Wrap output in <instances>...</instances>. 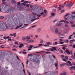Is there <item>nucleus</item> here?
Here are the masks:
<instances>
[{
  "mask_svg": "<svg viewBox=\"0 0 75 75\" xmlns=\"http://www.w3.org/2000/svg\"><path fill=\"white\" fill-rule=\"evenodd\" d=\"M70 24H74V22H73V21H71L70 22Z\"/></svg>",
  "mask_w": 75,
  "mask_h": 75,
  "instance_id": "obj_39",
  "label": "nucleus"
},
{
  "mask_svg": "<svg viewBox=\"0 0 75 75\" xmlns=\"http://www.w3.org/2000/svg\"><path fill=\"white\" fill-rule=\"evenodd\" d=\"M68 63L65 64L66 65H67V66H68V67H70V66L71 67L72 66V64H71V62L68 61Z\"/></svg>",
  "mask_w": 75,
  "mask_h": 75,
  "instance_id": "obj_3",
  "label": "nucleus"
},
{
  "mask_svg": "<svg viewBox=\"0 0 75 75\" xmlns=\"http://www.w3.org/2000/svg\"><path fill=\"white\" fill-rule=\"evenodd\" d=\"M29 39H27L26 40V42H28V43H29V41H30V40H28Z\"/></svg>",
  "mask_w": 75,
  "mask_h": 75,
  "instance_id": "obj_46",
  "label": "nucleus"
},
{
  "mask_svg": "<svg viewBox=\"0 0 75 75\" xmlns=\"http://www.w3.org/2000/svg\"><path fill=\"white\" fill-rule=\"evenodd\" d=\"M41 31V28H39L36 30V32L37 33H40V31Z\"/></svg>",
  "mask_w": 75,
  "mask_h": 75,
  "instance_id": "obj_10",
  "label": "nucleus"
},
{
  "mask_svg": "<svg viewBox=\"0 0 75 75\" xmlns=\"http://www.w3.org/2000/svg\"><path fill=\"white\" fill-rule=\"evenodd\" d=\"M11 3L12 4H14L16 3V1L14 0H12L11 1Z\"/></svg>",
  "mask_w": 75,
  "mask_h": 75,
  "instance_id": "obj_9",
  "label": "nucleus"
},
{
  "mask_svg": "<svg viewBox=\"0 0 75 75\" xmlns=\"http://www.w3.org/2000/svg\"><path fill=\"white\" fill-rule=\"evenodd\" d=\"M72 35H70L69 37V39H72V37H72Z\"/></svg>",
  "mask_w": 75,
  "mask_h": 75,
  "instance_id": "obj_24",
  "label": "nucleus"
},
{
  "mask_svg": "<svg viewBox=\"0 0 75 75\" xmlns=\"http://www.w3.org/2000/svg\"><path fill=\"white\" fill-rule=\"evenodd\" d=\"M61 9V7H59L57 8V10L59 11V10H60Z\"/></svg>",
  "mask_w": 75,
  "mask_h": 75,
  "instance_id": "obj_27",
  "label": "nucleus"
},
{
  "mask_svg": "<svg viewBox=\"0 0 75 75\" xmlns=\"http://www.w3.org/2000/svg\"><path fill=\"white\" fill-rule=\"evenodd\" d=\"M66 49V48L65 47H62V49L64 50H65Z\"/></svg>",
  "mask_w": 75,
  "mask_h": 75,
  "instance_id": "obj_60",
  "label": "nucleus"
},
{
  "mask_svg": "<svg viewBox=\"0 0 75 75\" xmlns=\"http://www.w3.org/2000/svg\"><path fill=\"white\" fill-rule=\"evenodd\" d=\"M64 64H60V65L61 67H62V66H64Z\"/></svg>",
  "mask_w": 75,
  "mask_h": 75,
  "instance_id": "obj_41",
  "label": "nucleus"
},
{
  "mask_svg": "<svg viewBox=\"0 0 75 75\" xmlns=\"http://www.w3.org/2000/svg\"><path fill=\"white\" fill-rule=\"evenodd\" d=\"M64 11H65V10L63 9L61 11V13H64Z\"/></svg>",
  "mask_w": 75,
  "mask_h": 75,
  "instance_id": "obj_43",
  "label": "nucleus"
},
{
  "mask_svg": "<svg viewBox=\"0 0 75 75\" xmlns=\"http://www.w3.org/2000/svg\"><path fill=\"white\" fill-rule=\"evenodd\" d=\"M46 54H50L51 52H46Z\"/></svg>",
  "mask_w": 75,
  "mask_h": 75,
  "instance_id": "obj_59",
  "label": "nucleus"
},
{
  "mask_svg": "<svg viewBox=\"0 0 75 75\" xmlns=\"http://www.w3.org/2000/svg\"><path fill=\"white\" fill-rule=\"evenodd\" d=\"M52 48L53 49V50H54V51H55L57 50V48L55 47H52Z\"/></svg>",
  "mask_w": 75,
  "mask_h": 75,
  "instance_id": "obj_23",
  "label": "nucleus"
},
{
  "mask_svg": "<svg viewBox=\"0 0 75 75\" xmlns=\"http://www.w3.org/2000/svg\"><path fill=\"white\" fill-rule=\"evenodd\" d=\"M65 58H66L67 59H68V56H65Z\"/></svg>",
  "mask_w": 75,
  "mask_h": 75,
  "instance_id": "obj_54",
  "label": "nucleus"
},
{
  "mask_svg": "<svg viewBox=\"0 0 75 75\" xmlns=\"http://www.w3.org/2000/svg\"><path fill=\"white\" fill-rule=\"evenodd\" d=\"M18 28H19V27L18 26H17L16 28H15V30H17V29H18Z\"/></svg>",
  "mask_w": 75,
  "mask_h": 75,
  "instance_id": "obj_37",
  "label": "nucleus"
},
{
  "mask_svg": "<svg viewBox=\"0 0 75 75\" xmlns=\"http://www.w3.org/2000/svg\"><path fill=\"white\" fill-rule=\"evenodd\" d=\"M64 19L66 21L67 20V18H66V17L65 16L64 17Z\"/></svg>",
  "mask_w": 75,
  "mask_h": 75,
  "instance_id": "obj_55",
  "label": "nucleus"
},
{
  "mask_svg": "<svg viewBox=\"0 0 75 75\" xmlns=\"http://www.w3.org/2000/svg\"><path fill=\"white\" fill-rule=\"evenodd\" d=\"M34 42V41L33 40H29V43H33Z\"/></svg>",
  "mask_w": 75,
  "mask_h": 75,
  "instance_id": "obj_15",
  "label": "nucleus"
},
{
  "mask_svg": "<svg viewBox=\"0 0 75 75\" xmlns=\"http://www.w3.org/2000/svg\"><path fill=\"white\" fill-rule=\"evenodd\" d=\"M71 58H72L73 59H75V55H72L71 57Z\"/></svg>",
  "mask_w": 75,
  "mask_h": 75,
  "instance_id": "obj_20",
  "label": "nucleus"
},
{
  "mask_svg": "<svg viewBox=\"0 0 75 75\" xmlns=\"http://www.w3.org/2000/svg\"><path fill=\"white\" fill-rule=\"evenodd\" d=\"M33 55L32 54H28V56L30 57V56H31V55Z\"/></svg>",
  "mask_w": 75,
  "mask_h": 75,
  "instance_id": "obj_40",
  "label": "nucleus"
},
{
  "mask_svg": "<svg viewBox=\"0 0 75 75\" xmlns=\"http://www.w3.org/2000/svg\"><path fill=\"white\" fill-rule=\"evenodd\" d=\"M0 18H1V19H3V18H4V16H1L0 17Z\"/></svg>",
  "mask_w": 75,
  "mask_h": 75,
  "instance_id": "obj_49",
  "label": "nucleus"
},
{
  "mask_svg": "<svg viewBox=\"0 0 75 75\" xmlns=\"http://www.w3.org/2000/svg\"><path fill=\"white\" fill-rule=\"evenodd\" d=\"M74 66L71 67H70V69L71 71H72V70H73V69H74Z\"/></svg>",
  "mask_w": 75,
  "mask_h": 75,
  "instance_id": "obj_16",
  "label": "nucleus"
},
{
  "mask_svg": "<svg viewBox=\"0 0 75 75\" xmlns=\"http://www.w3.org/2000/svg\"><path fill=\"white\" fill-rule=\"evenodd\" d=\"M37 16L38 17H41V15L40 14H36Z\"/></svg>",
  "mask_w": 75,
  "mask_h": 75,
  "instance_id": "obj_33",
  "label": "nucleus"
},
{
  "mask_svg": "<svg viewBox=\"0 0 75 75\" xmlns=\"http://www.w3.org/2000/svg\"><path fill=\"white\" fill-rule=\"evenodd\" d=\"M60 75H67V74H66V72H65L64 73H63V74H61Z\"/></svg>",
  "mask_w": 75,
  "mask_h": 75,
  "instance_id": "obj_26",
  "label": "nucleus"
},
{
  "mask_svg": "<svg viewBox=\"0 0 75 75\" xmlns=\"http://www.w3.org/2000/svg\"><path fill=\"white\" fill-rule=\"evenodd\" d=\"M54 31L55 34H58V31H59V30H58V29L56 28L54 30Z\"/></svg>",
  "mask_w": 75,
  "mask_h": 75,
  "instance_id": "obj_11",
  "label": "nucleus"
},
{
  "mask_svg": "<svg viewBox=\"0 0 75 75\" xmlns=\"http://www.w3.org/2000/svg\"><path fill=\"white\" fill-rule=\"evenodd\" d=\"M22 5L24 6H26V4L25 3H23L22 4Z\"/></svg>",
  "mask_w": 75,
  "mask_h": 75,
  "instance_id": "obj_30",
  "label": "nucleus"
},
{
  "mask_svg": "<svg viewBox=\"0 0 75 75\" xmlns=\"http://www.w3.org/2000/svg\"><path fill=\"white\" fill-rule=\"evenodd\" d=\"M71 14H70V15L71 16V18L73 19H75V11L73 12H71Z\"/></svg>",
  "mask_w": 75,
  "mask_h": 75,
  "instance_id": "obj_2",
  "label": "nucleus"
},
{
  "mask_svg": "<svg viewBox=\"0 0 75 75\" xmlns=\"http://www.w3.org/2000/svg\"><path fill=\"white\" fill-rule=\"evenodd\" d=\"M55 14H54V13H51V15L53 16V17H54L55 16Z\"/></svg>",
  "mask_w": 75,
  "mask_h": 75,
  "instance_id": "obj_28",
  "label": "nucleus"
},
{
  "mask_svg": "<svg viewBox=\"0 0 75 75\" xmlns=\"http://www.w3.org/2000/svg\"><path fill=\"white\" fill-rule=\"evenodd\" d=\"M3 38L4 40H7V38L6 36H4L3 37Z\"/></svg>",
  "mask_w": 75,
  "mask_h": 75,
  "instance_id": "obj_45",
  "label": "nucleus"
},
{
  "mask_svg": "<svg viewBox=\"0 0 75 75\" xmlns=\"http://www.w3.org/2000/svg\"><path fill=\"white\" fill-rule=\"evenodd\" d=\"M44 12L45 13H46L47 12V10L45 9L44 11Z\"/></svg>",
  "mask_w": 75,
  "mask_h": 75,
  "instance_id": "obj_51",
  "label": "nucleus"
},
{
  "mask_svg": "<svg viewBox=\"0 0 75 75\" xmlns=\"http://www.w3.org/2000/svg\"><path fill=\"white\" fill-rule=\"evenodd\" d=\"M35 37L36 38H38V35H35Z\"/></svg>",
  "mask_w": 75,
  "mask_h": 75,
  "instance_id": "obj_47",
  "label": "nucleus"
},
{
  "mask_svg": "<svg viewBox=\"0 0 75 75\" xmlns=\"http://www.w3.org/2000/svg\"><path fill=\"white\" fill-rule=\"evenodd\" d=\"M26 39H27L28 40H30V39H31V38L30 37V36H26Z\"/></svg>",
  "mask_w": 75,
  "mask_h": 75,
  "instance_id": "obj_18",
  "label": "nucleus"
},
{
  "mask_svg": "<svg viewBox=\"0 0 75 75\" xmlns=\"http://www.w3.org/2000/svg\"><path fill=\"white\" fill-rule=\"evenodd\" d=\"M69 15V13H66L65 15V16L64 17H67V16L68 15Z\"/></svg>",
  "mask_w": 75,
  "mask_h": 75,
  "instance_id": "obj_52",
  "label": "nucleus"
},
{
  "mask_svg": "<svg viewBox=\"0 0 75 75\" xmlns=\"http://www.w3.org/2000/svg\"><path fill=\"white\" fill-rule=\"evenodd\" d=\"M20 2L16 3V7H17V8H18L20 9V8H21L20 7Z\"/></svg>",
  "mask_w": 75,
  "mask_h": 75,
  "instance_id": "obj_4",
  "label": "nucleus"
},
{
  "mask_svg": "<svg viewBox=\"0 0 75 75\" xmlns=\"http://www.w3.org/2000/svg\"><path fill=\"white\" fill-rule=\"evenodd\" d=\"M6 25L4 24V22H0V31H5L6 29L5 27H6V29H8V27H10L11 28V26H13V25H12L11 24H10V23H8L7 22V23H6Z\"/></svg>",
  "mask_w": 75,
  "mask_h": 75,
  "instance_id": "obj_1",
  "label": "nucleus"
},
{
  "mask_svg": "<svg viewBox=\"0 0 75 75\" xmlns=\"http://www.w3.org/2000/svg\"><path fill=\"white\" fill-rule=\"evenodd\" d=\"M64 26L65 27H68L69 26V25H68L67 24H65Z\"/></svg>",
  "mask_w": 75,
  "mask_h": 75,
  "instance_id": "obj_35",
  "label": "nucleus"
},
{
  "mask_svg": "<svg viewBox=\"0 0 75 75\" xmlns=\"http://www.w3.org/2000/svg\"><path fill=\"white\" fill-rule=\"evenodd\" d=\"M34 10H35V9H33V8H32L31 9V11H34Z\"/></svg>",
  "mask_w": 75,
  "mask_h": 75,
  "instance_id": "obj_61",
  "label": "nucleus"
},
{
  "mask_svg": "<svg viewBox=\"0 0 75 75\" xmlns=\"http://www.w3.org/2000/svg\"><path fill=\"white\" fill-rule=\"evenodd\" d=\"M15 44L16 45H18V42H15Z\"/></svg>",
  "mask_w": 75,
  "mask_h": 75,
  "instance_id": "obj_38",
  "label": "nucleus"
},
{
  "mask_svg": "<svg viewBox=\"0 0 75 75\" xmlns=\"http://www.w3.org/2000/svg\"><path fill=\"white\" fill-rule=\"evenodd\" d=\"M65 6V4H64L62 6V8H64V6Z\"/></svg>",
  "mask_w": 75,
  "mask_h": 75,
  "instance_id": "obj_44",
  "label": "nucleus"
},
{
  "mask_svg": "<svg viewBox=\"0 0 75 75\" xmlns=\"http://www.w3.org/2000/svg\"><path fill=\"white\" fill-rule=\"evenodd\" d=\"M53 17L54 16L52 15H51L50 16L49 18H52V17Z\"/></svg>",
  "mask_w": 75,
  "mask_h": 75,
  "instance_id": "obj_42",
  "label": "nucleus"
},
{
  "mask_svg": "<svg viewBox=\"0 0 75 75\" xmlns=\"http://www.w3.org/2000/svg\"><path fill=\"white\" fill-rule=\"evenodd\" d=\"M24 3H30L29 2H28L27 1H24Z\"/></svg>",
  "mask_w": 75,
  "mask_h": 75,
  "instance_id": "obj_32",
  "label": "nucleus"
},
{
  "mask_svg": "<svg viewBox=\"0 0 75 75\" xmlns=\"http://www.w3.org/2000/svg\"><path fill=\"white\" fill-rule=\"evenodd\" d=\"M64 44V42H59L60 44Z\"/></svg>",
  "mask_w": 75,
  "mask_h": 75,
  "instance_id": "obj_34",
  "label": "nucleus"
},
{
  "mask_svg": "<svg viewBox=\"0 0 75 75\" xmlns=\"http://www.w3.org/2000/svg\"><path fill=\"white\" fill-rule=\"evenodd\" d=\"M13 9L9 8L8 9V11L7 12V13L11 14V13H13Z\"/></svg>",
  "mask_w": 75,
  "mask_h": 75,
  "instance_id": "obj_8",
  "label": "nucleus"
},
{
  "mask_svg": "<svg viewBox=\"0 0 75 75\" xmlns=\"http://www.w3.org/2000/svg\"><path fill=\"white\" fill-rule=\"evenodd\" d=\"M34 47V46H33L32 45H30L29 46V48H32L33 47Z\"/></svg>",
  "mask_w": 75,
  "mask_h": 75,
  "instance_id": "obj_21",
  "label": "nucleus"
},
{
  "mask_svg": "<svg viewBox=\"0 0 75 75\" xmlns=\"http://www.w3.org/2000/svg\"><path fill=\"white\" fill-rule=\"evenodd\" d=\"M47 44H49L50 45H52V42H47Z\"/></svg>",
  "mask_w": 75,
  "mask_h": 75,
  "instance_id": "obj_25",
  "label": "nucleus"
},
{
  "mask_svg": "<svg viewBox=\"0 0 75 75\" xmlns=\"http://www.w3.org/2000/svg\"><path fill=\"white\" fill-rule=\"evenodd\" d=\"M40 41V43H43V40H41Z\"/></svg>",
  "mask_w": 75,
  "mask_h": 75,
  "instance_id": "obj_50",
  "label": "nucleus"
},
{
  "mask_svg": "<svg viewBox=\"0 0 75 75\" xmlns=\"http://www.w3.org/2000/svg\"><path fill=\"white\" fill-rule=\"evenodd\" d=\"M36 7H37V6H36V5H35L33 6V8L35 9V8H36Z\"/></svg>",
  "mask_w": 75,
  "mask_h": 75,
  "instance_id": "obj_36",
  "label": "nucleus"
},
{
  "mask_svg": "<svg viewBox=\"0 0 75 75\" xmlns=\"http://www.w3.org/2000/svg\"><path fill=\"white\" fill-rule=\"evenodd\" d=\"M14 14L13 13V14L11 15V17H13L14 16Z\"/></svg>",
  "mask_w": 75,
  "mask_h": 75,
  "instance_id": "obj_48",
  "label": "nucleus"
},
{
  "mask_svg": "<svg viewBox=\"0 0 75 75\" xmlns=\"http://www.w3.org/2000/svg\"><path fill=\"white\" fill-rule=\"evenodd\" d=\"M26 6L27 7H30V4H26Z\"/></svg>",
  "mask_w": 75,
  "mask_h": 75,
  "instance_id": "obj_29",
  "label": "nucleus"
},
{
  "mask_svg": "<svg viewBox=\"0 0 75 75\" xmlns=\"http://www.w3.org/2000/svg\"><path fill=\"white\" fill-rule=\"evenodd\" d=\"M35 20H36L35 18L33 19L32 20H31V21H35Z\"/></svg>",
  "mask_w": 75,
  "mask_h": 75,
  "instance_id": "obj_63",
  "label": "nucleus"
},
{
  "mask_svg": "<svg viewBox=\"0 0 75 75\" xmlns=\"http://www.w3.org/2000/svg\"><path fill=\"white\" fill-rule=\"evenodd\" d=\"M62 22H64V23L66 24H69V22L68 21H65L64 20H62L59 22V23H62Z\"/></svg>",
  "mask_w": 75,
  "mask_h": 75,
  "instance_id": "obj_7",
  "label": "nucleus"
},
{
  "mask_svg": "<svg viewBox=\"0 0 75 75\" xmlns=\"http://www.w3.org/2000/svg\"><path fill=\"white\" fill-rule=\"evenodd\" d=\"M16 33H13V36L14 37H16Z\"/></svg>",
  "mask_w": 75,
  "mask_h": 75,
  "instance_id": "obj_56",
  "label": "nucleus"
},
{
  "mask_svg": "<svg viewBox=\"0 0 75 75\" xmlns=\"http://www.w3.org/2000/svg\"><path fill=\"white\" fill-rule=\"evenodd\" d=\"M71 26L72 27H75V24H74V25H71Z\"/></svg>",
  "mask_w": 75,
  "mask_h": 75,
  "instance_id": "obj_31",
  "label": "nucleus"
},
{
  "mask_svg": "<svg viewBox=\"0 0 75 75\" xmlns=\"http://www.w3.org/2000/svg\"><path fill=\"white\" fill-rule=\"evenodd\" d=\"M54 65L56 67L57 69H58V62L56 63H55Z\"/></svg>",
  "mask_w": 75,
  "mask_h": 75,
  "instance_id": "obj_13",
  "label": "nucleus"
},
{
  "mask_svg": "<svg viewBox=\"0 0 75 75\" xmlns=\"http://www.w3.org/2000/svg\"><path fill=\"white\" fill-rule=\"evenodd\" d=\"M54 44H55V45H57V44H58V43L57 42H54Z\"/></svg>",
  "mask_w": 75,
  "mask_h": 75,
  "instance_id": "obj_57",
  "label": "nucleus"
},
{
  "mask_svg": "<svg viewBox=\"0 0 75 75\" xmlns=\"http://www.w3.org/2000/svg\"><path fill=\"white\" fill-rule=\"evenodd\" d=\"M66 52L67 54H70V52L68 50H66Z\"/></svg>",
  "mask_w": 75,
  "mask_h": 75,
  "instance_id": "obj_17",
  "label": "nucleus"
},
{
  "mask_svg": "<svg viewBox=\"0 0 75 75\" xmlns=\"http://www.w3.org/2000/svg\"><path fill=\"white\" fill-rule=\"evenodd\" d=\"M33 61H34L35 62H36V63L38 62V58L36 57L35 59H34L33 60Z\"/></svg>",
  "mask_w": 75,
  "mask_h": 75,
  "instance_id": "obj_12",
  "label": "nucleus"
},
{
  "mask_svg": "<svg viewBox=\"0 0 75 75\" xmlns=\"http://www.w3.org/2000/svg\"><path fill=\"white\" fill-rule=\"evenodd\" d=\"M44 12H41L40 13V15H43V14H44Z\"/></svg>",
  "mask_w": 75,
  "mask_h": 75,
  "instance_id": "obj_62",
  "label": "nucleus"
},
{
  "mask_svg": "<svg viewBox=\"0 0 75 75\" xmlns=\"http://www.w3.org/2000/svg\"><path fill=\"white\" fill-rule=\"evenodd\" d=\"M28 24H24V25L25 26L20 28V29H21V28H24V27H27V26H28Z\"/></svg>",
  "mask_w": 75,
  "mask_h": 75,
  "instance_id": "obj_14",
  "label": "nucleus"
},
{
  "mask_svg": "<svg viewBox=\"0 0 75 75\" xmlns=\"http://www.w3.org/2000/svg\"><path fill=\"white\" fill-rule=\"evenodd\" d=\"M62 25V23H59L57 25V26H61Z\"/></svg>",
  "mask_w": 75,
  "mask_h": 75,
  "instance_id": "obj_22",
  "label": "nucleus"
},
{
  "mask_svg": "<svg viewBox=\"0 0 75 75\" xmlns=\"http://www.w3.org/2000/svg\"><path fill=\"white\" fill-rule=\"evenodd\" d=\"M22 26H23V24L20 25L18 27L20 28V27H21Z\"/></svg>",
  "mask_w": 75,
  "mask_h": 75,
  "instance_id": "obj_58",
  "label": "nucleus"
},
{
  "mask_svg": "<svg viewBox=\"0 0 75 75\" xmlns=\"http://www.w3.org/2000/svg\"><path fill=\"white\" fill-rule=\"evenodd\" d=\"M50 30L52 32L54 31L55 30V27H53L52 26L50 27Z\"/></svg>",
  "mask_w": 75,
  "mask_h": 75,
  "instance_id": "obj_6",
  "label": "nucleus"
},
{
  "mask_svg": "<svg viewBox=\"0 0 75 75\" xmlns=\"http://www.w3.org/2000/svg\"><path fill=\"white\" fill-rule=\"evenodd\" d=\"M72 3H70L69 4H68L67 5H66V7H69V8H70L72 7Z\"/></svg>",
  "mask_w": 75,
  "mask_h": 75,
  "instance_id": "obj_5",
  "label": "nucleus"
},
{
  "mask_svg": "<svg viewBox=\"0 0 75 75\" xmlns=\"http://www.w3.org/2000/svg\"><path fill=\"white\" fill-rule=\"evenodd\" d=\"M72 47L73 48H75V45H73L72 46Z\"/></svg>",
  "mask_w": 75,
  "mask_h": 75,
  "instance_id": "obj_64",
  "label": "nucleus"
},
{
  "mask_svg": "<svg viewBox=\"0 0 75 75\" xmlns=\"http://www.w3.org/2000/svg\"><path fill=\"white\" fill-rule=\"evenodd\" d=\"M26 39V38L25 37H23L22 38V40H23V41H25V40Z\"/></svg>",
  "mask_w": 75,
  "mask_h": 75,
  "instance_id": "obj_19",
  "label": "nucleus"
},
{
  "mask_svg": "<svg viewBox=\"0 0 75 75\" xmlns=\"http://www.w3.org/2000/svg\"><path fill=\"white\" fill-rule=\"evenodd\" d=\"M33 7V6L32 5H30V8H31Z\"/></svg>",
  "mask_w": 75,
  "mask_h": 75,
  "instance_id": "obj_53",
  "label": "nucleus"
}]
</instances>
